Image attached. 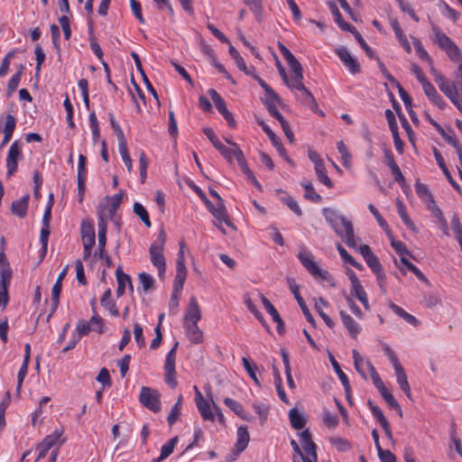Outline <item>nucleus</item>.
Returning a JSON list of instances; mask_svg holds the SVG:
<instances>
[{"label":"nucleus","instance_id":"nucleus-1","mask_svg":"<svg viewBox=\"0 0 462 462\" xmlns=\"http://www.w3.org/2000/svg\"><path fill=\"white\" fill-rule=\"evenodd\" d=\"M323 217L328 225L333 228L336 234L340 236L342 241L350 248H357V240L355 236V232L352 223L345 217L340 216L336 210L330 208L322 209Z\"/></svg>","mask_w":462,"mask_h":462},{"label":"nucleus","instance_id":"nucleus-2","mask_svg":"<svg viewBox=\"0 0 462 462\" xmlns=\"http://www.w3.org/2000/svg\"><path fill=\"white\" fill-rule=\"evenodd\" d=\"M123 200V192L120 191L112 197H106L97 206V223L103 220L107 225V220H112L120 228V217H117L116 211Z\"/></svg>","mask_w":462,"mask_h":462},{"label":"nucleus","instance_id":"nucleus-3","mask_svg":"<svg viewBox=\"0 0 462 462\" xmlns=\"http://www.w3.org/2000/svg\"><path fill=\"white\" fill-rule=\"evenodd\" d=\"M166 238V232L163 229H161L156 240L151 244L149 248L151 263L157 268L158 276L161 280L164 279L166 272V261L163 255Z\"/></svg>","mask_w":462,"mask_h":462},{"label":"nucleus","instance_id":"nucleus-4","mask_svg":"<svg viewBox=\"0 0 462 462\" xmlns=\"http://www.w3.org/2000/svg\"><path fill=\"white\" fill-rule=\"evenodd\" d=\"M297 258L304 268L317 280L331 282L332 276L326 270H323L315 262L312 253L306 247H301L297 254Z\"/></svg>","mask_w":462,"mask_h":462},{"label":"nucleus","instance_id":"nucleus-5","mask_svg":"<svg viewBox=\"0 0 462 462\" xmlns=\"http://www.w3.org/2000/svg\"><path fill=\"white\" fill-rule=\"evenodd\" d=\"M433 41L453 61H461L462 53L457 44L437 26H432Z\"/></svg>","mask_w":462,"mask_h":462},{"label":"nucleus","instance_id":"nucleus-6","mask_svg":"<svg viewBox=\"0 0 462 462\" xmlns=\"http://www.w3.org/2000/svg\"><path fill=\"white\" fill-rule=\"evenodd\" d=\"M12 269L4 252H0V307L5 308L8 303V288L12 280Z\"/></svg>","mask_w":462,"mask_h":462},{"label":"nucleus","instance_id":"nucleus-7","mask_svg":"<svg viewBox=\"0 0 462 462\" xmlns=\"http://www.w3.org/2000/svg\"><path fill=\"white\" fill-rule=\"evenodd\" d=\"M354 365L356 371L366 379V371L370 373L371 379L373 381L374 385L378 391L385 388L379 374L375 370L374 366L372 365L370 361H365L363 357L360 356L357 350L354 349L352 351Z\"/></svg>","mask_w":462,"mask_h":462},{"label":"nucleus","instance_id":"nucleus-8","mask_svg":"<svg viewBox=\"0 0 462 462\" xmlns=\"http://www.w3.org/2000/svg\"><path fill=\"white\" fill-rule=\"evenodd\" d=\"M431 74L434 77L435 82L438 84L440 91L451 101H457V97H459L462 91V84L456 85L453 82L448 80L439 71L431 68Z\"/></svg>","mask_w":462,"mask_h":462},{"label":"nucleus","instance_id":"nucleus-9","mask_svg":"<svg viewBox=\"0 0 462 462\" xmlns=\"http://www.w3.org/2000/svg\"><path fill=\"white\" fill-rule=\"evenodd\" d=\"M358 252L363 256L372 273L376 275L377 280L383 282L385 279L383 266L378 257L372 252L370 246L368 245H362L358 247Z\"/></svg>","mask_w":462,"mask_h":462},{"label":"nucleus","instance_id":"nucleus-10","mask_svg":"<svg viewBox=\"0 0 462 462\" xmlns=\"http://www.w3.org/2000/svg\"><path fill=\"white\" fill-rule=\"evenodd\" d=\"M178 345V342H176L171 349L167 353L164 364V380L165 383L172 389H174L178 384L175 370L176 351Z\"/></svg>","mask_w":462,"mask_h":462},{"label":"nucleus","instance_id":"nucleus-11","mask_svg":"<svg viewBox=\"0 0 462 462\" xmlns=\"http://www.w3.org/2000/svg\"><path fill=\"white\" fill-rule=\"evenodd\" d=\"M160 393L157 390L148 386H143L139 394L140 402L153 412L161 410Z\"/></svg>","mask_w":462,"mask_h":462},{"label":"nucleus","instance_id":"nucleus-12","mask_svg":"<svg viewBox=\"0 0 462 462\" xmlns=\"http://www.w3.org/2000/svg\"><path fill=\"white\" fill-rule=\"evenodd\" d=\"M22 143L14 141L9 147L6 155V175L8 178L13 176L18 170V162L23 159Z\"/></svg>","mask_w":462,"mask_h":462},{"label":"nucleus","instance_id":"nucleus-13","mask_svg":"<svg viewBox=\"0 0 462 462\" xmlns=\"http://www.w3.org/2000/svg\"><path fill=\"white\" fill-rule=\"evenodd\" d=\"M195 391V402L197 409L201 416V418L204 420H208L211 422L215 421V414L213 412V403H210L208 401H207L203 394L200 393L199 388L195 385L193 387ZM212 402H215L212 401Z\"/></svg>","mask_w":462,"mask_h":462},{"label":"nucleus","instance_id":"nucleus-14","mask_svg":"<svg viewBox=\"0 0 462 462\" xmlns=\"http://www.w3.org/2000/svg\"><path fill=\"white\" fill-rule=\"evenodd\" d=\"M226 142L232 146L231 148L226 147L221 143L216 149L221 153L227 162L233 163V160L235 158L239 164L240 156H242L243 160H245L243 151L236 143L228 140Z\"/></svg>","mask_w":462,"mask_h":462},{"label":"nucleus","instance_id":"nucleus-15","mask_svg":"<svg viewBox=\"0 0 462 462\" xmlns=\"http://www.w3.org/2000/svg\"><path fill=\"white\" fill-rule=\"evenodd\" d=\"M335 53L350 73L356 74L360 72V65L357 60L350 54L346 47L336 49Z\"/></svg>","mask_w":462,"mask_h":462},{"label":"nucleus","instance_id":"nucleus-16","mask_svg":"<svg viewBox=\"0 0 462 462\" xmlns=\"http://www.w3.org/2000/svg\"><path fill=\"white\" fill-rule=\"evenodd\" d=\"M201 317L202 314L199 302L195 297H191L184 313L183 324L198 323L201 319Z\"/></svg>","mask_w":462,"mask_h":462},{"label":"nucleus","instance_id":"nucleus-17","mask_svg":"<svg viewBox=\"0 0 462 462\" xmlns=\"http://www.w3.org/2000/svg\"><path fill=\"white\" fill-rule=\"evenodd\" d=\"M67 273V267L64 268L60 274L58 275V278L51 289V311L48 316V319L53 315V313L56 311L59 303H60V295L62 289V281L65 278Z\"/></svg>","mask_w":462,"mask_h":462},{"label":"nucleus","instance_id":"nucleus-18","mask_svg":"<svg viewBox=\"0 0 462 462\" xmlns=\"http://www.w3.org/2000/svg\"><path fill=\"white\" fill-rule=\"evenodd\" d=\"M63 428L56 429L51 434L47 435L40 444L48 449L54 447L60 448V447L66 442V439L63 438Z\"/></svg>","mask_w":462,"mask_h":462},{"label":"nucleus","instance_id":"nucleus-19","mask_svg":"<svg viewBox=\"0 0 462 462\" xmlns=\"http://www.w3.org/2000/svg\"><path fill=\"white\" fill-rule=\"evenodd\" d=\"M30 195L27 193L21 199L14 200L11 205V212L19 218H24L27 216L29 208Z\"/></svg>","mask_w":462,"mask_h":462},{"label":"nucleus","instance_id":"nucleus-20","mask_svg":"<svg viewBox=\"0 0 462 462\" xmlns=\"http://www.w3.org/2000/svg\"><path fill=\"white\" fill-rule=\"evenodd\" d=\"M339 315L344 327L348 331L349 336L352 338H356L361 331L360 325L345 310H340Z\"/></svg>","mask_w":462,"mask_h":462},{"label":"nucleus","instance_id":"nucleus-21","mask_svg":"<svg viewBox=\"0 0 462 462\" xmlns=\"http://www.w3.org/2000/svg\"><path fill=\"white\" fill-rule=\"evenodd\" d=\"M423 91L427 97L430 99L431 103L437 106L439 109H444L446 106V102L441 97V96L438 93L435 87L429 81L428 83L422 86Z\"/></svg>","mask_w":462,"mask_h":462},{"label":"nucleus","instance_id":"nucleus-22","mask_svg":"<svg viewBox=\"0 0 462 462\" xmlns=\"http://www.w3.org/2000/svg\"><path fill=\"white\" fill-rule=\"evenodd\" d=\"M290 290L293 293L295 300H297L299 306L300 307L307 321L311 325H315V319L311 315L308 306L306 305L303 298L300 296L299 291V286L296 283L290 284Z\"/></svg>","mask_w":462,"mask_h":462},{"label":"nucleus","instance_id":"nucleus-23","mask_svg":"<svg viewBox=\"0 0 462 462\" xmlns=\"http://www.w3.org/2000/svg\"><path fill=\"white\" fill-rule=\"evenodd\" d=\"M186 336L192 344H200L204 340L202 330L199 329L198 323L183 324Z\"/></svg>","mask_w":462,"mask_h":462},{"label":"nucleus","instance_id":"nucleus-24","mask_svg":"<svg viewBox=\"0 0 462 462\" xmlns=\"http://www.w3.org/2000/svg\"><path fill=\"white\" fill-rule=\"evenodd\" d=\"M16 126V119L13 115L8 114L5 116V123L4 126V138L2 140V143L0 144V148L4 147L6 143L10 142L12 139L14 131Z\"/></svg>","mask_w":462,"mask_h":462},{"label":"nucleus","instance_id":"nucleus-25","mask_svg":"<svg viewBox=\"0 0 462 462\" xmlns=\"http://www.w3.org/2000/svg\"><path fill=\"white\" fill-rule=\"evenodd\" d=\"M300 441L304 450L305 456H310L313 453H317V446L311 439V434L308 430H303L300 434Z\"/></svg>","mask_w":462,"mask_h":462},{"label":"nucleus","instance_id":"nucleus-26","mask_svg":"<svg viewBox=\"0 0 462 462\" xmlns=\"http://www.w3.org/2000/svg\"><path fill=\"white\" fill-rule=\"evenodd\" d=\"M329 9L335 18V22L342 31L352 32L355 30V26L344 21L338 7L335 3H329Z\"/></svg>","mask_w":462,"mask_h":462},{"label":"nucleus","instance_id":"nucleus-27","mask_svg":"<svg viewBox=\"0 0 462 462\" xmlns=\"http://www.w3.org/2000/svg\"><path fill=\"white\" fill-rule=\"evenodd\" d=\"M250 436L246 426H240L237 429V440L236 448L238 452H243L248 446Z\"/></svg>","mask_w":462,"mask_h":462},{"label":"nucleus","instance_id":"nucleus-28","mask_svg":"<svg viewBox=\"0 0 462 462\" xmlns=\"http://www.w3.org/2000/svg\"><path fill=\"white\" fill-rule=\"evenodd\" d=\"M389 308L399 317L402 318L407 323L417 327L420 325V321L414 317L413 315L408 313L406 310H404L400 306L396 305L395 303L391 302L389 304Z\"/></svg>","mask_w":462,"mask_h":462},{"label":"nucleus","instance_id":"nucleus-29","mask_svg":"<svg viewBox=\"0 0 462 462\" xmlns=\"http://www.w3.org/2000/svg\"><path fill=\"white\" fill-rule=\"evenodd\" d=\"M394 371L396 374V381L401 390L407 395V397H411V388L403 367L399 366L395 368Z\"/></svg>","mask_w":462,"mask_h":462},{"label":"nucleus","instance_id":"nucleus-30","mask_svg":"<svg viewBox=\"0 0 462 462\" xmlns=\"http://www.w3.org/2000/svg\"><path fill=\"white\" fill-rule=\"evenodd\" d=\"M396 208L398 214L402 218V222L404 223V225L411 231L416 232V226L412 220L411 219V217H409L404 203L400 199H396Z\"/></svg>","mask_w":462,"mask_h":462},{"label":"nucleus","instance_id":"nucleus-31","mask_svg":"<svg viewBox=\"0 0 462 462\" xmlns=\"http://www.w3.org/2000/svg\"><path fill=\"white\" fill-rule=\"evenodd\" d=\"M116 276L117 282L116 296L120 298L125 294L127 282H129V275L125 273L122 269L118 267L116 271Z\"/></svg>","mask_w":462,"mask_h":462},{"label":"nucleus","instance_id":"nucleus-32","mask_svg":"<svg viewBox=\"0 0 462 462\" xmlns=\"http://www.w3.org/2000/svg\"><path fill=\"white\" fill-rule=\"evenodd\" d=\"M81 239L83 245H94L96 243L95 230L94 226L91 224L81 226Z\"/></svg>","mask_w":462,"mask_h":462},{"label":"nucleus","instance_id":"nucleus-33","mask_svg":"<svg viewBox=\"0 0 462 462\" xmlns=\"http://www.w3.org/2000/svg\"><path fill=\"white\" fill-rule=\"evenodd\" d=\"M329 361L334 368V371L338 376L339 381L344 386L345 391L347 393L350 391V383L347 375L342 371L338 362L335 359L333 356H329Z\"/></svg>","mask_w":462,"mask_h":462},{"label":"nucleus","instance_id":"nucleus-34","mask_svg":"<svg viewBox=\"0 0 462 462\" xmlns=\"http://www.w3.org/2000/svg\"><path fill=\"white\" fill-rule=\"evenodd\" d=\"M101 305L109 310V312L117 317L119 315V310L116 306V303L111 300V290L107 289L102 295L100 299Z\"/></svg>","mask_w":462,"mask_h":462},{"label":"nucleus","instance_id":"nucleus-35","mask_svg":"<svg viewBox=\"0 0 462 462\" xmlns=\"http://www.w3.org/2000/svg\"><path fill=\"white\" fill-rule=\"evenodd\" d=\"M88 32H89L88 41H89L90 50L93 51V53L98 59V60L100 62H103L104 53H103V51H102L99 43L97 42V38L95 37V35L93 33V26L91 24L88 26Z\"/></svg>","mask_w":462,"mask_h":462},{"label":"nucleus","instance_id":"nucleus-36","mask_svg":"<svg viewBox=\"0 0 462 462\" xmlns=\"http://www.w3.org/2000/svg\"><path fill=\"white\" fill-rule=\"evenodd\" d=\"M289 419L293 429L302 430L305 427L306 420L296 408L290 410Z\"/></svg>","mask_w":462,"mask_h":462},{"label":"nucleus","instance_id":"nucleus-37","mask_svg":"<svg viewBox=\"0 0 462 462\" xmlns=\"http://www.w3.org/2000/svg\"><path fill=\"white\" fill-rule=\"evenodd\" d=\"M328 307V302L321 297L315 300V310L319 313V315L321 317V319L324 320L326 325L329 328H333L334 322L333 320L326 314V311L323 310V308Z\"/></svg>","mask_w":462,"mask_h":462},{"label":"nucleus","instance_id":"nucleus-38","mask_svg":"<svg viewBox=\"0 0 462 462\" xmlns=\"http://www.w3.org/2000/svg\"><path fill=\"white\" fill-rule=\"evenodd\" d=\"M314 168L318 180L323 185H325L327 188L332 189L334 187V183L327 174L325 164H319Z\"/></svg>","mask_w":462,"mask_h":462},{"label":"nucleus","instance_id":"nucleus-39","mask_svg":"<svg viewBox=\"0 0 462 462\" xmlns=\"http://www.w3.org/2000/svg\"><path fill=\"white\" fill-rule=\"evenodd\" d=\"M212 215L219 221V222H224L226 226H233L228 216H227V213H226V208H225V205H224V201H220V202H217V205H216V208L214 209V211L212 212Z\"/></svg>","mask_w":462,"mask_h":462},{"label":"nucleus","instance_id":"nucleus-40","mask_svg":"<svg viewBox=\"0 0 462 462\" xmlns=\"http://www.w3.org/2000/svg\"><path fill=\"white\" fill-rule=\"evenodd\" d=\"M182 402H183V397L180 394V395H179L178 400L175 402V404L171 407V411L167 417V421L170 426H172L177 421L179 417L180 416Z\"/></svg>","mask_w":462,"mask_h":462},{"label":"nucleus","instance_id":"nucleus-41","mask_svg":"<svg viewBox=\"0 0 462 462\" xmlns=\"http://www.w3.org/2000/svg\"><path fill=\"white\" fill-rule=\"evenodd\" d=\"M337 250L343 261L349 263L350 265H352L353 267L359 271H362L364 269L362 263L356 262L355 258L351 254H349L348 252L340 244L337 245Z\"/></svg>","mask_w":462,"mask_h":462},{"label":"nucleus","instance_id":"nucleus-42","mask_svg":"<svg viewBox=\"0 0 462 462\" xmlns=\"http://www.w3.org/2000/svg\"><path fill=\"white\" fill-rule=\"evenodd\" d=\"M134 213L139 217L146 227H151L152 222L150 220L149 213L146 208L139 202H134L133 206Z\"/></svg>","mask_w":462,"mask_h":462},{"label":"nucleus","instance_id":"nucleus-43","mask_svg":"<svg viewBox=\"0 0 462 462\" xmlns=\"http://www.w3.org/2000/svg\"><path fill=\"white\" fill-rule=\"evenodd\" d=\"M367 405L370 411L372 412L373 417L376 421L380 423L381 427L389 422L378 405H376L371 400H368Z\"/></svg>","mask_w":462,"mask_h":462},{"label":"nucleus","instance_id":"nucleus-44","mask_svg":"<svg viewBox=\"0 0 462 462\" xmlns=\"http://www.w3.org/2000/svg\"><path fill=\"white\" fill-rule=\"evenodd\" d=\"M337 149L341 155V162L344 167L349 168L351 166L352 156L348 151L347 146L343 141L337 143Z\"/></svg>","mask_w":462,"mask_h":462},{"label":"nucleus","instance_id":"nucleus-45","mask_svg":"<svg viewBox=\"0 0 462 462\" xmlns=\"http://www.w3.org/2000/svg\"><path fill=\"white\" fill-rule=\"evenodd\" d=\"M97 229L99 256L102 257L106 243L107 226L104 224L102 220L100 223H97Z\"/></svg>","mask_w":462,"mask_h":462},{"label":"nucleus","instance_id":"nucleus-46","mask_svg":"<svg viewBox=\"0 0 462 462\" xmlns=\"http://www.w3.org/2000/svg\"><path fill=\"white\" fill-rule=\"evenodd\" d=\"M329 442L340 452H346L352 448L351 442L344 438L331 437Z\"/></svg>","mask_w":462,"mask_h":462},{"label":"nucleus","instance_id":"nucleus-47","mask_svg":"<svg viewBox=\"0 0 462 462\" xmlns=\"http://www.w3.org/2000/svg\"><path fill=\"white\" fill-rule=\"evenodd\" d=\"M208 94L211 97L212 101L215 104L216 108L221 114L223 112H226V105L225 100L221 97V96L217 93V91L214 88H210L208 91Z\"/></svg>","mask_w":462,"mask_h":462},{"label":"nucleus","instance_id":"nucleus-48","mask_svg":"<svg viewBox=\"0 0 462 462\" xmlns=\"http://www.w3.org/2000/svg\"><path fill=\"white\" fill-rule=\"evenodd\" d=\"M301 186L305 189L304 198L306 199L311 200L313 202H320L322 200V197L316 192L314 187L310 182H302Z\"/></svg>","mask_w":462,"mask_h":462},{"label":"nucleus","instance_id":"nucleus-49","mask_svg":"<svg viewBox=\"0 0 462 462\" xmlns=\"http://www.w3.org/2000/svg\"><path fill=\"white\" fill-rule=\"evenodd\" d=\"M242 363H243L244 368L247 372L248 375L252 378L254 383L257 386H260L261 383H260V381H259V379H258V377L256 375V371H257L256 365L254 364L251 363L250 360L247 357H245V356L242 358Z\"/></svg>","mask_w":462,"mask_h":462},{"label":"nucleus","instance_id":"nucleus-50","mask_svg":"<svg viewBox=\"0 0 462 462\" xmlns=\"http://www.w3.org/2000/svg\"><path fill=\"white\" fill-rule=\"evenodd\" d=\"M109 121H110V125H111L116 135V138L118 141V145L125 143L126 139L125 137L124 132H123L119 123L116 120L115 116L112 113L109 114Z\"/></svg>","mask_w":462,"mask_h":462},{"label":"nucleus","instance_id":"nucleus-51","mask_svg":"<svg viewBox=\"0 0 462 462\" xmlns=\"http://www.w3.org/2000/svg\"><path fill=\"white\" fill-rule=\"evenodd\" d=\"M414 47H415V51H416L418 57L420 60L427 61L428 64L430 65V69L434 68L433 60H432L431 57L429 55L427 51L424 49L421 42L417 39H414Z\"/></svg>","mask_w":462,"mask_h":462},{"label":"nucleus","instance_id":"nucleus-52","mask_svg":"<svg viewBox=\"0 0 462 462\" xmlns=\"http://www.w3.org/2000/svg\"><path fill=\"white\" fill-rule=\"evenodd\" d=\"M379 393H381L384 401L387 402V404L395 411H398L400 412V415H402V408L400 404L395 400L394 396L388 391V389L385 387L383 390L379 391Z\"/></svg>","mask_w":462,"mask_h":462},{"label":"nucleus","instance_id":"nucleus-53","mask_svg":"<svg viewBox=\"0 0 462 462\" xmlns=\"http://www.w3.org/2000/svg\"><path fill=\"white\" fill-rule=\"evenodd\" d=\"M283 196L281 198L282 201L286 204L289 208L293 211L297 216L300 217L302 215V210L298 205L297 201L288 195L286 192L282 191Z\"/></svg>","mask_w":462,"mask_h":462},{"label":"nucleus","instance_id":"nucleus-54","mask_svg":"<svg viewBox=\"0 0 462 462\" xmlns=\"http://www.w3.org/2000/svg\"><path fill=\"white\" fill-rule=\"evenodd\" d=\"M118 151L121 155L122 161L127 168L128 172L133 171V162L127 148V143L118 145Z\"/></svg>","mask_w":462,"mask_h":462},{"label":"nucleus","instance_id":"nucleus-55","mask_svg":"<svg viewBox=\"0 0 462 462\" xmlns=\"http://www.w3.org/2000/svg\"><path fill=\"white\" fill-rule=\"evenodd\" d=\"M303 79V75H293L291 78H288L284 83L294 94H296L299 88L304 85Z\"/></svg>","mask_w":462,"mask_h":462},{"label":"nucleus","instance_id":"nucleus-56","mask_svg":"<svg viewBox=\"0 0 462 462\" xmlns=\"http://www.w3.org/2000/svg\"><path fill=\"white\" fill-rule=\"evenodd\" d=\"M295 96L299 98L302 103L305 104H313L315 103V98L310 91L303 85L299 90L296 92Z\"/></svg>","mask_w":462,"mask_h":462},{"label":"nucleus","instance_id":"nucleus-57","mask_svg":"<svg viewBox=\"0 0 462 462\" xmlns=\"http://www.w3.org/2000/svg\"><path fill=\"white\" fill-rule=\"evenodd\" d=\"M178 440V437H174L162 445L161 448V459L167 458L173 452Z\"/></svg>","mask_w":462,"mask_h":462},{"label":"nucleus","instance_id":"nucleus-58","mask_svg":"<svg viewBox=\"0 0 462 462\" xmlns=\"http://www.w3.org/2000/svg\"><path fill=\"white\" fill-rule=\"evenodd\" d=\"M224 403L226 407H228L236 415H238L241 418H244V415H243L244 407L240 402H238L237 401H236L232 398L226 397L224 399Z\"/></svg>","mask_w":462,"mask_h":462},{"label":"nucleus","instance_id":"nucleus-59","mask_svg":"<svg viewBox=\"0 0 462 462\" xmlns=\"http://www.w3.org/2000/svg\"><path fill=\"white\" fill-rule=\"evenodd\" d=\"M51 33V42L54 49L57 52L60 51V31L58 25L55 23L51 24L50 26Z\"/></svg>","mask_w":462,"mask_h":462},{"label":"nucleus","instance_id":"nucleus-60","mask_svg":"<svg viewBox=\"0 0 462 462\" xmlns=\"http://www.w3.org/2000/svg\"><path fill=\"white\" fill-rule=\"evenodd\" d=\"M261 300H262L266 311L272 317L273 320V321H278V319L280 320L279 312L274 308V306L271 303V301L263 294H261Z\"/></svg>","mask_w":462,"mask_h":462},{"label":"nucleus","instance_id":"nucleus-61","mask_svg":"<svg viewBox=\"0 0 462 462\" xmlns=\"http://www.w3.org/2000/svg\"><path fill=\"white\" fill-rule=\"evenodd\" d=\"M401 262L403 265L407 267V269L411 272L420 281H426V277L422 273V272L412 263H411L408 259L405 257L401 258Z\"/></svg>","mask_w":462,"mask_h":462},{"label":"nucleus","instance_id":"nucleus-62","mask_svg":"<svg viewBox=\"0 0 462 462\" xmlns=\"http://www.w3.org/2000/svg\"><path fill=\"white\" fill-rule=\"evenodd\" d=\"M368 209L369 211L371 212V214L374 217V218L376 219L378 225L384 230V231H388L390 228H389V225L387 224V222L384 220V218L382 217V215L380 214V212L378 211V209L373 205V204H369L368 205Z\"/></svg>","mask_w":462,"mask_h":462},{"label":"nucleus","instance_id":"nucleus-63","mask_svg":"<svg viewBox=\"0 0 462 462\" xmlns=\"http://www.w3.org/2000/svg\"><path fill=\"white\" fill-rule=\"evenodd\" d=\"M139 281L142 285L143 291H147L152 289L154 283L153 277L146 273H141L139 274Z\"/></svg>","mask_w":462,"mask_h":462},{"label":"nucleus","instance_id":"nucleus-64","mask_svg":"<svg viewBox=\"0 0 462 462\" xmlns=\"http://www.w3.org/2000/svg\"><path fill=\"white\" fill-rule=\"evenodd\" d=\"M89 321H86L85 319H80L78 321L76 326V330L78 332V337H82L88 335L91 330H93L91 324Z\"/></svg>","mask_w":462,"mask_h":462}]
</instances>
